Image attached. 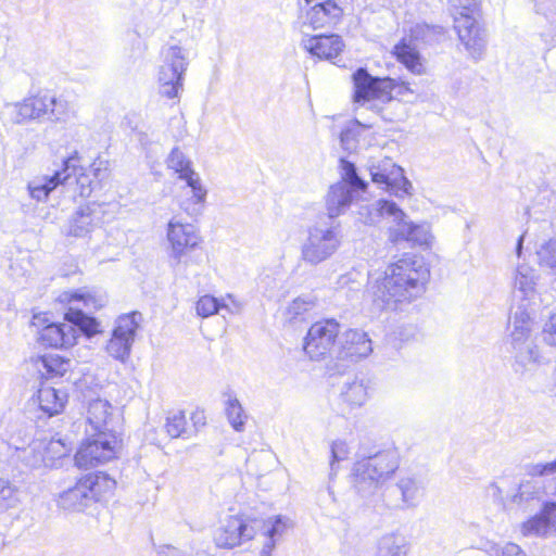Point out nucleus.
I'll return each mask as SVG.
<instances>
[{
  "label": "nucleus",
  "mask_w": 556,
  "mask_h": 556,
  "mask_svg": "<svg viewBox=\"0 0 556 556\" xmlns=\"http://www.w3.org/2000/svg\"><path fill=\"white\" fill-rule=\"evenodd\" d=\"M539 276L528 264H518L510 273V291L513 300L520 304L530 302L536 295Z\"/></svg>",
  "instance_id": "obj_25"
},
{
  "label": "nucleus",
  "mask_w": 556,
  "mask_h": 556,
  "mask_svg": "<svg viewBox=\"0 0 556 556\" xmlns=\"http://www.w3.org/2000/svg\"><path fill=\"white\" fill-rule=\"evenodd\" d=\"M549 531L556 534V501H547L541 511L521 525L523 535H546Z\"/></svg>",
  "instance_id": "obj_30"
},
{
  "label": "nucleus",
  "mask_w": 556,
  "mask_h": 556,
  "mask_svg": "<svg viewBox=\"0 0 556 556\" xmlns=\"http://www.w3.org/2000/svg\"><path fill=\"white\" fill-rule=\"evenodd\" d=\"M523 238H525V235H521L518 240H517V244H516V249H515V252H516V255L517 257L519 258L522 254V249H523Z\"/></svg>",
  "instance_id": "obj_55"
},
{
  "label": "nucleus",
  "mask_w": 556,
  "mask_h": 556,
  "mask_svg": "<svg viewBox=\"0 0 556 556\" xmlns=\"http://www.w3.org/2000/svg\"><path fill=\"white\" fill-rule=\"evenodd\" d=\"M67 157L76 159V168L73 173H68L67 181L62 182L64 187L75 185L74 192L81 197L87 198L97 188V186L108 177V168L103 161L97 160L87 169L81 165V157L77 151H74Z\"/></svg>",
  "instance_id": "obj_18"
},
{
  "label": "nucleus",
  "mask_w": 556,
  "mask_h": 556,
  "mask_svg": "<svg viewBox=\"0 0 556 556\" xmlns=\"http://www.w3.org/2000/svg\"><path fill=\"white\" fill-rule=\"evenodd\" d=\"M525 472L529 477H548L556 475V458L546 463H530L525 466ZM549 493L556 495V477L549 485Z\"/></svg>",
  "instance_id": "obj_43"
},
{
  "label": "nucleus",
  "mask_w": 556,
  "mask_h": 556,
  "mask_svg": "<svg viewBox=\"0 0 556 556\" xmlns=\"http://www.w3.org/2000/svg\"><path fill=\"white\" fill-rule=\"evenodd\" d=\"M531 482H525V483H521L520 486H519V493H518V497L522 501L525 498H527V495L531 493Z\"/></svg>",
  "instance_id": "obj_53"
},
{
  "label": "nucleus",
  "mask_w": 556,
  "mask_h": 556,
  "mask_svg": "<svg viewBox=\"0 0 556 556\" xmlns=\"http://www.w3.org/2000/svg\"><path fill=\"white\" fill-rule=\"evenodd\" d=\"M342 180L332 185L326 199L327 216L326 220H336L337 217L344 214L354 200L355 193L365 190L367 184L358 177L356 167L353 163L341 159Z\"/></svg>",
  "instance_id": "obj_9"
},
{
  "label": "nucleus",
  "mask_w": 556,
  "mask_h": 556,
  "mask_svg": "<svg viewBox=\"0 0 556 556\" xmlns=\"http://www.w3.org/2000/svg\"><path fill=\"white\" fill-rule=\"evenodd\" d=\"M187 421L184 412H176L167 417L166 431L172 438H179L187 432Z\"/></svg>",
  "instance_id": "obj_47"
},
{
  "label": "nucleus",
  "mask_w": 556,
  "mask_h": 556,
  "mask_svg": "<svg viewBox=\"0 0 556 556\" xmlns=\"http://www.w3.org/2000/svg\"><path fill=\"white\" fill-rule=\"evenodd\" d=\"M394 55L397 61L402 63L410 73L421 75L425 73V65L421 55L415 43L404 37L397 45L394 46Z\"/></svg>",
  "instance_id": "obj_35"
},
{
  "label": "nucleus",
  "mask_w": 556,
  "mask_h": 556,
  "mask_svg": "<svg viewBox=\"0 0 556 556\" xmlns=\"http://www.w3.org/2000/svg\"><path fill=\"white\" fill-rule=\"evenodd\" d=\"M191 418L194 421L195 426L197 425H204L205 424V421H204L205 417H204L202 412L193 413Z\"/></svg>",
  "instance_id": "obj_54"
},
{
  "label": "nucleus",
  "mask_w": 556,
  "mask_h": 556,
  "mask_svg": "<svg viewBox=\"0 0 556 556\" xmlns=\"http://www.w3.org/2000/svg\"><path fill=\"white\" fill-rule=\"evenodd\" d=\"M5 113L13 124L37 122H66L71 114L68 103L45 91L25 98L23 101L5 105Z\"/></svg>",
  "instance_id": "obj_3"
},
{
  "label": "nucleus",
  "mask_w": 556,
  "mask_h": 556,
  "mask_svg": "<svg viewBox=\"0 0 556 556\" xmlns=\"http://www.w3.org/2000/svg\"><path fill=\"white\" fill-rule=\"evenodd\" d=\"M187 67V54L182 48L170 46L163 51V63L157 74L160 93L163 97L175 99L179 96Z\"/></svg>",
  "instance_id": "obj_10"
},
{
  "label": "nucleus",
  "mask_w": 556,
  "mask_h": 556,
  "mask_svg": "<svg viewBox=\"0 0 556 556\" xmlns=\"http://www.w3.org/2000/svg\"><path fill=\"white\" fill-rule=\"evenodd\" d=\"M399 460V453L393 448L357 460L352 469L353 486L356 492L364 498L374 495L396 471Z\"/></svg>",
  "instance_id": "obj_2"
},
{
  "label": "nucleus",
  "mask_w": 556,
  "mask_h": 556,
  "mask_svg": "<svg viewBox=\"0 0 556 556\" xmlns=\"http://www.w3.org/2000/svg\"><path fill=\"white\" fill-rule=\"evenodd\" d=\"M340 142H341V147L344 150H346L349 152L354 151L357 147L355 131L350 128L343 129L340 134Z\"/></svg>",
  "instance_id": "obj_52"
},
{
  "label": "nucleus",
  "mask_w": 556,
  "mask_h": 556,
  "mask_svg": "<svg viewBox=\"0 0 556 556\" xmlns=\"http://www.w3.org/2000/svg\"><path fill=\"white\" fill-rule=\"evenodd\" d=\"M371 180L390 194L403 199L412 194L413 185L404 176V170L392 159L372 160L368 164Z\"/></svg>",
  "instance_id": "obj_15"
},
{
  "label": "nucleus",
  "mask_w": 556,
  "mask_h": 556,
  "mask_svg": "<svg viewBox=\"0 0 556 556\" xmlns=\"http://www.w3.org/2000/svg\"><path fill=\"white\" fill-rule=\"evenodd\" d=\"M388 237L392 243L406 241L417 245H429L432 240L429 226L412 223L404 212L401 220L389 226Z\"/></svg>",
  "instance_id": "obj_24"
},
{
  "label": "nucleus",
  "mask_w": 556,
  "mask_h": 556,
  "mask_svg": "<svg viewBox=\"0 0 556 556\" xmlns=\"http://www.w3.org/2000/svg\"><path fill=\"white\" fill-rule=\"evenodd\" d=\"M220 308L218 300L212 295L201 296L195 305V309L199 316L210 317L216 314Z\"/></svg>",
  "instance_id": "obj_48"
},
{
  "label": "nucleus",
  "mask_w": 556,
  "mask_h": 556,
  "mask_svg": "<svg viewBox=\"0 0 556 556\" xmlns=\"http://www.w3.org/2000/svg\"><path fill=\"white\" fill-rule=\"evenodd\" d=\"M403 210L393 201L380 199L374 203L361 205L358 219L366 225H377L382 219L391 225L401 220Z\"/></svg>",
  "instance_id": "obj_28"
},
{
  "label": "nucleus",
  "mask_w": 556,
  "mask_h": 556,
  "mask_svg": "<svg viewBox=\"0 0 556 556\" xmlns=\"http://www.w3.org/2000/svg\"><path fill=\"white\" fill-rule=\"evenodd\" d=\"M405 539L396 533L381 536L377 543L375 556H406Z\"/></svg>",
  "instance_id": "obj_38"
},
{
  "label": "nucleus",
  "mask_w": 556,
  "mask_h": 556,
  "mask_svg": "<svg viewBox=\"0 0 556 556\" xmlns=\"http://www.w3.org/2000/svg\"><path fill=\"white\" fill-rule=\"evenodd\" d=\"M292 527V522L285 516H275L263 521V535L266 538L261 549V556H270L278 540Z\"/></svg>",
  "instance_id": "obj_34"
},
{
  "label": "nucleus",
  "mask_w": 556,
  "mask_h": 556,
  "mask_svg": "<svg viewBox=\"0 0 556 556\" xmlns=\"http://www.w3.org/2000/svg\"><path fill=\"white\" fill-rule=\"evenodd\" d=\"M105 206L101 203H88L80 206L70 218L66 235L86 237L103 224Z\"/></svg>",
  "instance_id": "obj_23"
},
{
  "label": "nucleus",
  "mask_w": 556,
  "mask_h": 556,
  "mask_svg": "<svg viewBox=\"0 0 556 556\" xmlns=\"http://www.w3.org/2000/svg\"><path fill=\"white\" fill-rule=\"evenodd\" d=\"M443 28L441 26H430L425 23H418L414 25L409 30L408 41L431 43L442 34Z\"/></svg>",
  "instance_id": "obj_42"
},
{
  "label": "nucleus",
  "mask_w": 556,
  "mask_h": 556,
  "mask_svg": "<svg viewBox=\"0 0 556 556\" xmlns=\"http://www.w3.org/2000/svg\"><path fill=\"white\" fill-rule=\"evenodd\" d=\"M141 321L142 315L137 311L122 314L116 318L111 338L105 345V351L111 357L121 363L129 359Z\"/></svg>",
  "instance_id": "obj_11"
},
{
  "label": "nucleus",
  "mask_w": 556,
  "mask_h": 556,
  "mask_svg": "<svg viewBox=\"0 0 556 556\" xmlns=\"http://www.w3.org/2000/svg\"><path fill=\"white\" fill-rule=\"evenodd\" d=\"M340 336V324L334 319L316 321L311 326L304 339V352L314 361L326 356H336Z\"/></svg>",
  "instance_id": "obj_12"
},
{
  "label": "nucleus",
  "mask_w": 556,
  "mask_h": 556,
  "mask_svg": "<svg viewBox=\"0 0 556 556\" xmlns=\"http://www.w3.org/2000/svg\"><path fill=\"white\" fill-rule=\"evenodd\" d=\"M536 10L551 24V39L556 45V0H539Z\"/></svg>",
  "instance_id": "obj_46"
},
{
  "label": "nucleus",
  "mask_w": 556,
  "mask_h": 556,
  "mask_svg": "<svg viewBox=\"0 0 556 556\" xmlns=\"http://www.w3.org/2000/svg\"><path fill=\"white\" fill-rule=\"evenodd\" d=\"M488 553L491 556H527L520 546L515 543H506L504 546L491 543Z\"/></svg>",
  "instance_id": "obj_49"
},
{
  "label": "nucleus",
  "mask_w": 556,
  "mask_h": 556,
  "mask_svg": "<svg viewBox=\"0 0 556 556\" xmlns=\"http://www.w3.org/2000/svg\"><path fill=\"white\" fill-rule=\"evenodd\" d=\"M510 332H531V319L526 304H520L511 313L509 320Z\"/></svg>",
  "instance_id": "obj_44"
},
{
  "label": "nucleus",
  "mask_w": 556,
  "mask_h": 556,
  "mask_svg": "<svg viewBox=\"0 0 556 556\" xmlns=\"http://www.w3.org/2000/svg\"><path fill=\"white\" fill-rule=\"evenodd\" d=\"M430 278L422 258L404 255L387 266L371 286L372 303L381 311H403L420 298Z\"/></svg>",
  "instance_id": "obj_1"
},
{
  "label": "nucleus",
  "mask_w": 556,
  "mask_h": 556,
  "mask_svg": "<svg viewBox=\"0 0 556 556\" xmlns=\"http://www.w3.org/2000/svg\"><path fill=\"white\" fill-rule=\"evenodd\" d=\"M395 489L401 494L400 504L396 507L402 509L416 508L426 493L425 480L415 473H406L399 478Z\"/></svg>",
  "instance_id": "obj_29"
},
{
  "label": "nucleus",
  "mask_w": 556,
  "mask_h": 556,
  "mask_svg": "<svg viewBox=\"0 0 556 556\" xmlns=\"http://www.w3.org/2000/svg\"><path fill=\"white\" fill-rule=\"evenodd\" d=\"M87 435L88 438L75 454V464L78 468L96 467L115 457L118 440L114 432H102L101 435L87 433Z\"/></svg>",
  "instance_id": "obj_13"
},
{
  "label": "nucleus",
  "mask_w": 556,
  "mask_h": 556,
  "mask_svg": "<svg viewBox=\"0 0 556 556\" xmlns=\"http://www.w3.org/2000/svg\"><path fill=\"white\" fill-rule=\"evenodd\" d=\"M542 339L546 344L556 346V313L552 314L545 321L542 330Z\"/></svg>",
  "instance_id": "obj_50"
},
{
  "label": "nucleus",
  "mask_w": 556,
  "mask_h": 556,
  "mask_svg": "<svg viewBox=\"0 0 556 556\" xmlns=\"http://www.w3.org/2000/svg\"><path fill=\"white\" fill-rule=\"evenodd\" d=\"M305 4H309L312 0H304Z\"/></svg>",
  "instance_id": "obj_56"
},
{
  "label": "nucleus",
  "mask_w": 556,
  "mask_h": 556,
  "mask_svg": "<svg viewBox=\"0 0 556 556\" xmlns=\"http://www.w3.org/2000/svg\"><path fill=\"white\" fill-rule=\"evenodd\" d=\"M453 8L454 28L459 40L472 58L479 59L485 47L484 31L480 28L476 13L477 0H450Z\"/></svg>",
  "instance_id": "obj_8"
},
{
  "label": "nucleus",
  "mask_w": 556,
  "mask_h": 556,
  "mask_svg": "<svg viewBox=\"0 0 556 556\" xmlns=\"http://www.w3.org/2000/svg\"><path fill=\"white\" fill-rule=\"evenodd\" d=\"M2 56H3V51H2V49H0V59H2Z\"/></svg>",
  "instance_id": "obj_57"
},
{
  "label": "nucleus",
  "mask_w": 556,
  "mask_h": 556,
  "mask_svg": "<svg viewBox=\"0 0 556 556\" xmlns=\"http://www.w3.org/2000/svg\"><path fill=\"white\" fill-rule=\"evenodd\" d=\"M340 223L319 218L306 229L301 244V258L307 264L318 265L329 260L341 245Z\"/></svg>",
  "instance_id": "obj_5"
},
{
  "label": "nucleus",
  "mask_w": 556,
  "mask_h": 556,
  "mask_svg": "<svg viewBox=\"0 0 556 556\" xmlns=\"http://www.w3.org/2000/svg\"><path fill=\"white\" fill-rule=\"evenodd\" d=\"M62 301H67L71 305L65 314V320L73 324L78 333L81 332L90 338L100 332V323L94 317L85 314L83 309L97 311L103 307L108 301L104 293L83 288L63 293Z\"/></svg>",
  "instance_id": "obj_6"
},
{
  "label": "nucleus",
  "mask_w": 556,
  "mask_h": 556,
  "mask_svg": "<svg viewBox=\"0 0 556 556\" xmlns=\"http://www.w3.org/2000/svg\"><path fill=\"white\" fill-rule=\"evenodd\" d=\"M353 81L354 101L358 104L365 105L375 100L388 102L392 99L395 81L391 78L372 77L365 68H358L353 74Z\"/></svg>",
  "instance_id": "obj_17"
},
{
  "label": "nucleus",
  "mask_w": 556,
  "mask_h": 556,
  "mask_svg": "<svg viewBox=\"0 0 556 556\" xmlns=\"http://www.w3.org/2000/svg\"><path fill=\"white\" fill-rule=\"evenodd\" d=\"M344 9L340 1H323L305 9L301 29H320L337 26L343 18Z\"/></svg>",
  "instance_id": "obj_21"
},
{
  "label": "nucleus",
  "mask_w": 556,
  "mask_h": 556,
  "mask_svg": "<svg viewBox=\"0 0 556 556\" xmlns=\"http://www.w3.org/2000/svg\"><path fill=\"white\" fill-rule=\"evenodd\" d=\"M316 306V300L312 295H302L294 299L286 308V318L289 321L303 319L304 315L313 311Z\"/></svg>",
  "instance_id": "obj_41"
},
{
  "label": "nucleus",
  "mask_w": 556,
  "mask_h": 556,
  "mask_svg": "<svg viewBox=\"0 0 556 556\" xmlns=\"http://www.w3.org/2000/svg\"><path fill=\"white\" fill-rule=\"evenodd\" d=\"M536 255L541 266L556 270V239L542 243Z\"/></svg>",
  "instance_id": "obj_45"
},
{
  "label": "nucleus",
  "mask_w": 556,
  "mask_h": 556,
  "mask_svg": "<svg viewBox=\"0 0 556 556\" xmlns=\"http://www.w3.org/2000/svg\"><path fill=\"white\" fill-rule=\"evenodd\" d=\"M166 238L169 244L168 257L173 267L181 263L187 265L184 257L195 250L202 242V238L195 226L189 223H182L177 217H173L166 228Z\"/></svg>",
  "instance_id": "obj_14"
},
{
  "label": "nucleus",
  "mask_w": 556,
  "mask_h": 556,
  "mask_svg": "<svg viewBox=\"0 0 556 556\" xmlns=\"http://www.w3.org/2000/svg\"><path fill=\"white\" fill-rule=\"evenodd\" d=\"M349 450L344 441L338 440L331 444V469H334V463L348 457Z\"/></svg>",
  "instance_id": "obj_51"
},
{
  "label": "nucleus",
  "mask_w": 556,
  "mask_h": 556,
  "mask_svg": "<svg viewBox=\"0 0 556 556\" xmlns=\"http://www.w3.org/2000/svg\"><path fill=\"white\" fill-rule=\"evenodd\" d=\"M226 396L227 399L225 401V413L227 419L236 431L241 432L244 430L248 415L245 414L241 403L235 394L227 393Z\"/></svg>",
  "instance_id": "obj_39"
},
{
  "label": "nucleus",
  "mask_w": 556,
  "mask_h": 556,
  "mask_svg": "<svg viewBox=\"0 0 556 556\" xmlns=\"http://www.w3.org/2000/svg\"><path fill=\"white\" fill-rule=\"evenodd\" d=\"M115 485V480L104 472L87 473L74 486L59 494L58 506L64 510L81 511L112 493Z\"/></svg>",
  "instance_id": "obj_4"
},
{
  "label": "nucleus",
  "mask_w": 556,
  "mask_h": 556,
  "mask_svg": "<svg viewBox=\"0 0 556 556\" xmlns=\"http://www.w3.org/2000/svg\"><path fill=\"white\" fill-rule=\"evenodd\" d=\"M370 382L355 377L346 378L340 387V400L348 409L363 406L369 399Z\"/></svg>",
  "instance_id": "obj_32"
},
{
  "label": "nucleus",
  "mask_w": 556,
  "mask_h": 556,
  "mask_svg": "<svg viewBox=\"0 0 556 556\" xmlns=\"http://www.w3.org/2000/svg\"><path fill=\"white\" fill-rule=\"evenodd\" d=\"M260 525L261 522L257 520L229 516L215 529L214 542L220 548H233L252 540L256 535Z\"/></svg>",
  "instance_id": "obj_16"
},
{
  "label": "nucleus",
  "mask_w": 556,
  "mask_h": 556,
  "mask_svg": "<svg viewBox=\"0 0 556 556\" xmlns=\"http://www.w3.org/2000/svg\"><path fill=\"white\" fill-rule=\"evenodd\" d=\"M78 331L73 324H50L42 328L39 340L42 344L52 348H71L76 343Z\"/></svg>",
  "instance_id": "obj_31"
},
{
  "label": "nucleus",
  "mask_w": 556,
  "mask_h": 556,
  "mask_svg": "<svg viewBox=\"0 0 556 556\" xmlns=\"http://www.w3.org/2000/svg\"><path fill=\"white\" fill-rule=\"evenodd\" d=\"M301 33L303 49L319 59L332 60L340 55L345 47L341 36L336 34L312 36L304 29H301Z\"/></svg>",
  "instance_id": "obj_26"
},
{
  "label": "nucleus",
  "mask_w": 556,
  "mask_h": 556,
  "mask_svg": "<svg viewBox=\"0 0 556 556\" xmlns=\"http://www.w3.org/2000/svg\"><path fill=\"white\" fill-rule=\"evenodd\" d=\"M167 166L187 184L186 198L179 201L180 208L191 217L200 215L207 191L202 186L199 174L193 170L192 162L182 151L174 148L167 157Z\"/></svg>",
  "instance_id": "obj_7"
},
{
  "label": "nucleus",
  "mask_w": 556,
  "mask_h": 556,
  "mask_svg": "<svg viewBox=\"0 0 556 556\" xmlns=\"http://www.w3.org/2000/svg\"><path fill=\"white\" fill-rule=\"evenodd\" d=\"M65 454L66 448L61 440H35L27 447L17 450V458L30 468L50 466L54 458Z\"/></svg>",
  "instance_id": "obj_19"
},
{
  "label": "nucleus",
  "mask_w": 556,
  "mask_h": 556,
  "mask_svg": "<svg viewBox=\"0 0 556 556\" xmlns=\"http://www.w3.org/2000/svg\"><path fill=\"white\" fill-rule=\"evenodd\" d=\"M75 162V157H65L62 162V167L54 170L53 174L34 177L27 184L29 197L37 202L47 201L53 190L62 186V182L67 181L68 173H73L76 168Z\"/></svg>",
  "instance_id": "obj_20"
},
{
  "label": "nucleus",
  "mask_w": 556,
  "mask_h": 556,
  "mask_svg": "<svg viewBox=\"0 0 556 556\" xmlns=\"http://www.w3.org/2000/svg\"><path fill=\"white\" fill-rule=\"evenodd\" d=\"M37 367L48 379L61 378L71 370L72 361L50 353L38 358Z\"/></svg>",
  "instance_id": "obj_37"
},
{
  "label": "nucleus",
  "mask_w": 556,
  "mask_h": 556,
  "mask_svg": "<svg viewBox=\"0 0 556 556\" xmlns=\"http://www.w3.org/2000/svg\"><path fill=\"white\" fill-rule=\"evenodd\" d=\"M510 351L514 354L516 371H523L540 361V352L531 332H510Z\"/></svg>",
  "instance_id": "obj_27"
},
{
  "label": "nucleus",
  "mask_w": 556,
  "mask_h": 556,
  "mask_svg": "<svg viewBox=\"0 0 556 556\" xmlns=\"http://www.w3.org/2000/svg\"><path fill=\"white\" fill-rule=\"evenodd\" d=\"M371 353L372 343L368 334L358 329H348L339 336L334 357L357 362Z\"/></svg>",
  "instance_id": "obj_22"
},
{
  "label": "nucleus",
  "mask_w": 556,
  "mask_h": 556,
  "mask_svg": "<svg viewBox=\"0 0 556 556\" xmlns=\"http://www.w3.org/2000/svg\"><path fill=\"white\" fill-rule=\"evenodd\" d=\"M40 409L49 417L60 414L67 402V393L50 386H42L37 393Z\"/></svg>",
  "instance_id": "obj_36"
},
{
  "label": "nucleus",
  "mask_w": 556,
  "mask_h": 556,
  "mask_svg": "<svg viewBox=\"0 0 556 556\" xmlns=\"http://www.w3.org/2000/svg\"><path fill=\"white\" fill-rule=\"evenodd\" d=\"M112 406L100 397L91 400L87 408L86 433L101 435L102 432H113L109 429Z\"/></svg>",
  "instance_id": "obj_33"
},
{
  "label": "nucleus",
  "mask_w": 556,
  "mask_h": 556,
  "mask_svg": "<svg viewBox=\"0 0 556 556\" xmlns=\"http://www.w3.org/2000/svg\"><path fill=\"white\" fill-rule=\"evenodd\" d=\"M21 504L20 489L10 480L0 477V510L8 511Z\"/></svg>",
  "instance_id": "obj_40"
}]
</instances>
